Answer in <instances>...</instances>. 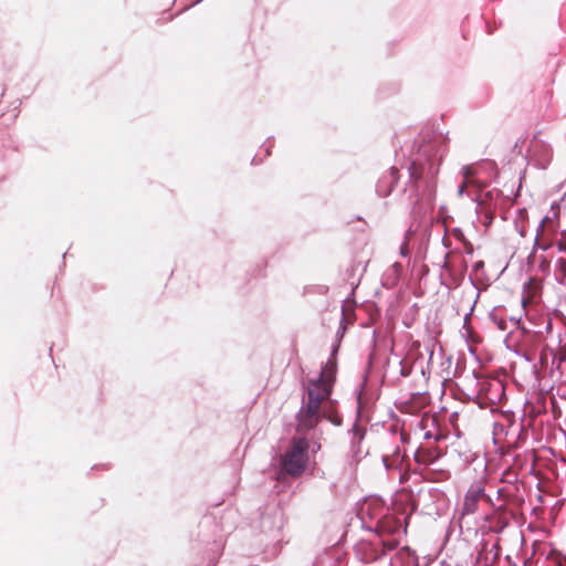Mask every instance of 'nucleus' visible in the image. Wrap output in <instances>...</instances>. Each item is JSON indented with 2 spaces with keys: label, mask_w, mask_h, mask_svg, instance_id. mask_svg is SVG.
I'll use <instances>...</instances> for the list:
<instances>
[{
  "label": "nucleus",
  "mask_w": 566,
  "mask_h": 566,
  "mask_svg": "<svg viewBox=\"0 0 566 566\" xmlns=\"http://www.w3.org/2000/svg\"><path fill=\"white\" fill-rule=\"evenodd\" d=\"M335 364L328 361L316 379H310L304 386L302 405L296 413V433L307 440L318 439L317 426L323 417L321 405L331 392L334 381Z\"/></svg>",
  "instance_id": "nucleus-1"
},
{
  "label": "nucleus",
  "mask_w": 566,
  "mask_h": 566,
  "mask_svg": "<svg viewBox=\"0 0 566 566\" xmlns=\"http://www.w3.org/2000/svg\"><path fill=\"white\" fill-rule=\"evenodd\" d=\"M438 144L422 138L418 151L409 167V198L416 202L420 196H430L433 189L434 178L439 171L436 163Z\"/></svg>",
  "instance_id": "nucleus-2"
},
{
  "label": "nucleus",
  "mask_w": 566,
  "mask_h": 566,
  "mask_svg": "<svg viewBox=\"0 0 566 566\" xmlns=\"http://www.w3.org/2000/svg\"><path fill=\"white\" fill-rule=\"evenodd\" d=\"M313 453L321 449V444L310 443L305 437H293L290 447L280 457L281 473L292 478L301 476L308 464V450Z\"/></svg>",
  "instance_id": "nucleus-3"
},
{
  "label": "nucleus",
  "mask_w": 566,
  "mask_h": 566,
  "mask_svg": "<svg viewBox=\"0 0 566 566\" xmlns=\"http://www.w3.org/2000/svg\"><path fill=\"white\" fill-rule=\"evenodd\" d=\"M484 496V485L481 481L471 484L464 495L461 516L474 514L478 511L480 500Z\"/></svg>",
  "instance_id": "nucleus-4"
},
{
  "label": "nucleus",
  "mask_w": 566,
  "mask_h": 566,
  "mask_svg": "<svg viewBox=\"0 0 566 566\" xmlns=\"http://www.w3.org/2000/svg\"><path fill=\"white\" fill-rule=\"evenodd\" d=\"M398 181V169L395 167H391L390 170L382 176V178L378 181L376 191L380 197L388 196L394 186Z\"/></svg>",
  "instance_id": "nucleus-5"
},
{
  "label": "nucleus",
  "mask_w": 566,
  "mask_h": 566,
  "mask_svg": "<svg viewBox=\"0 0 566 566\" xmlns=\"http://www.w3.org/2000/svg\"><path fill=\"white\" fill-rule=\"evenodd\" d=\"M531 150L535 157H537L538 163L545 167L546 164L549 163L552 158V149L549 145L545 144L542 140H533L531 144Z\"/></svg>",
  "instance_id": "nucleus-6"
},
{
  "label": "nucleus",
  "mask_w": 566,
  "mask_h": 566,
  "mask_svg": "<svg viewBox=\"0 0 566 566\" xmlns=\"http://www.w3.org/2000/svg\"><path fill=\"white\" fill-rule=\"evenodd\" d=\"M543 227H544V220L539 224L538 229H543ZM549 248H551V243L548 241L539 238V230H537L533 250H532L531 254L527 258L528 263H534L536 261V259H537V251L538 250L546 251Z\"/></svg>",
  "instance_id": "nucleus-7"
},
{
  "label": "nucleus",
  "mask_w": 566,
  "mask_h": 566,
  "mask_svg": "<svg viewBox=\"0 0 566 566\" xmlns=\"http://www.w3.org/2000/svg\"><path fill=\"white\" fill-rule=\"evenodd\" d=\"M462 174H463L464 181L458 188L459 196H463L465 192L467 186L471 185L473 182L471 179V175L473 174L472 167H470V166L463 167Z\"/></svg>",
  "instance_id": "nucleus-8"
},
{
  "label": "nucleus",
  "mask_w": 566,
  "mask_h": 566,
  "mask_svg": "<svg viewBox=\"0 0 566 566\" xmlns=\"http://www.w3.org/2000/svg\"><path fill=\"white\" fill-rule=\"evenodd\" d=\"M558 251L564 254L557 260L558 269L564 275H566V243H558Z\"/></svg>",
  "instance_id": "nucleus-9"
},
{
  "label": "nucleus",
  "mask_w": 566,
  "mask_h": 566,
  "mask_svg": "<svg viewBox=\"0 0 566 566\" xmlns=\"http://www.w3.org/2000/svg\"><path fill=\"white\" fill-rule=\"evenodd\" d=\"M535 263H538V268L542 272H546L549 269V262L544 255H537V259L533 264Z\"/></svg>",
  "instance_id": "nucleus-10"
},
{
  "label": "nucleus",
  "mask_w": 566,
  "mask_h": 566,
  "mask_svg": "<svg viewBox=\"0 0 566 566\" xmlns=\"http://www.w3.org/2000/svg\"><path fill=\"white\" fill-rule=\"evenodd\" d=\"M382 545L386 551H394L398 546V541L397 539H388V541L384 539Z\"/></svg>",
  "instance_id": "nucleus-11"
},
{
  "label": "nucleus",
  "mask_w": 566,
  "mask_h": 566,
  "mask_svg": "<svg viewBox=\"0 0 566 566\" xmlns=\"http://www.w3.org/2000/svg\"><path fill=\"white\" fill-rule=\"evenodd\" d=\"M478 297H479V293H476V294H475V298L473 300V304L471 305V307H470L469 312H468V313L465 314V316H464V325H467V323H468V322H469V319H470V316H471V314H472V312H473V310H474V306H475V303H476Z\"/></svg>",
  "instance_id": "nucleus-12"
},
{
  "label": "nucleus",
  "mask_w": 566,
  "mask_h": 566,
  "mask_svg": "<svg viewBox=\"0 0 566 566\" xmlns=\"http://www.w3.org/2000/svg\"><path fill=\"white\" fill-rule=\"evenodd\" d=\"M400 254L402 256H406L407 255V248H406V243H403L400 248Z\"/></svg>",
  "instance_id": "nucleus-13"
},
{
  "label": "nucleus",
  "mask_w": 566,
  "mask_h": 566,
  "mask_svg": "<svg viewBox=\"0 0 566 566\" xmlns=\"http://www.w3.org/2000/svg\"><path fill=\"white\" fill-rule=\"evenodd\" d=\"M388 460H389V459H388V457H384V458H382V462H384V464H385V467H386L387 469H389V468H390V464L388 463Z\"/></svg>",
  "instance_id": "nucleus-14"
},
{
  "label": "nucleus",
  "mask_w": 566,
  "mask_h": 566,
  "mask_svg": "<svg viewBox=\"0 0 566 566\" xmlns=\"http://www.w3.org/2000/svg\"><path fill=\"white\" fill-rule=\"evenodd\" d=\"M482 266H483V261H479V262H476V263L474 264V269H475V270H479V269H480V268H482Z\"/></svg>",
  "instance_id": "nucleus-15"
},
{
  "label": "nucleus",
  "mask_w": 566,
  "mask_h": 566,
  "mask_svg": "<svg viewBox=\"0 0 566 566\" xmlns=\"http://www.w3.org/2000/svg\"><path fill=\"white\" fill-rule=\"evenodd\" d=\"M424 439H431L432 438V433L430 431H427L423 436Z\"/></svg>",
  "instance_id": "nucleus-16"
},
{
  "label": "nucleus",
  "mask_w": 566,
  "mask_h": 566,
  "mask_svg": "<svg viewBox=\"0 0 566 566\" xmlns=\"http://www.w3.org/2000/svg\"><path fill=\"white\" fill-rule=\"evenodd\" d=\"M401 375L407 377L409 375V370H405V368L401 367Z\"/></svg>",
  "instance_id": "nucleus-17"
},
{
  "label": "nucleus",
  "mask_w": 566,
  "mask_h": 566,
  "mask_svg": "<svg viewBox=\"0 0 566 566\" xmlns=\"http://www.w3.org/2000/svg\"><path fill=\"white\" fill-rule=\"evenodd\" d=\"M356 434L359 436V440L363 439V433L360 432V429L356 428Z\"/></svg>",
  "instance_id": "nucleus-18"
},
{
  "label": "nucleus",
  "mask_w": 566,
  "mask_h": 566,
  "mask_svg": "<svg viewBox=\"0 0 566 566\" xmlns=\"http://www.w3.org/2000/svg\"><path fill=\"white\" fill-rule=\"evenodd\" d=\"M473 200H475L478 202V206H482L483 205V201H481L478 197L474 198Z\"/></svg>",
  "instance_id": "nucleus-19"
},
{
  "label": "nucleus",
  "mask_w": 566,
  "mask_h": 566,
  "mask_svg": "<svg viewBox=\"0 0 566 566\" xmlns=\"http://www.w3.org/2000/svg\"><path fill=\"white\" fill-rule=\"evenodd\" d=\"M201 0H197V3L200 2Z\"/></svg>",
  "instance_id": "nucleus-20"
}]
</instances>
